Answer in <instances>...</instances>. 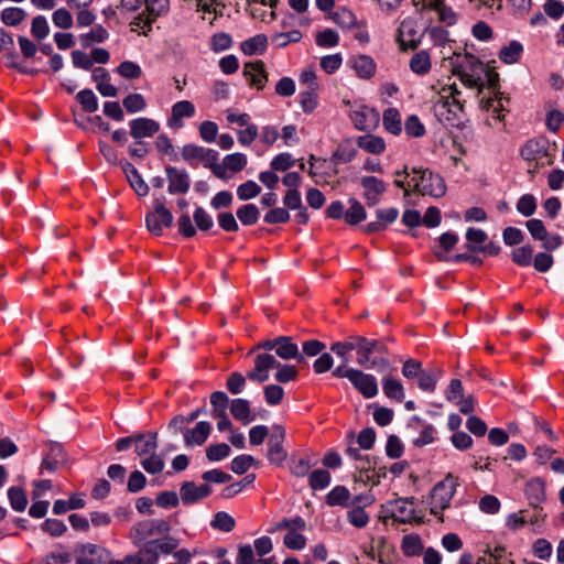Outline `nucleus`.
<instances>
[{
    "instance_id": "nucleus-17",
    "label": "nucleus",
    "mask_w": 564,
    "mask_h": 564,
    "mask_svg": "<svg viewBox=\"0 0 564 564\" xmlns=\"http://www.w3.org/2000/svg\"><path fill=\"white\" fill-rule=\"evenodd\" d=\"M397 41L403 50L415 48L420 43L419 32L416 30V23L413 19H404L399 29Z\"/></svg>"
},
{
    "instance_id": "nucleus-62",
    "label": "nucleus",
    "mask_w": 564,
    "mask_h": 564,
    "mask_svg": "<svg viewBox=\"0 0 564 564\" xmlns=\"http://www.w3.org/2000/svg\"><path fill=\"white\" fill-rule=\"evenodd\" d=\"M525 227L533 239L543 240L547 236V230L541 219L532 218L525 223Z\"/></svg>"
},
{
    "instance_id": "nucleus-36",
    "label": "nucleus",
    "mask_w": 564,
    "mask_h": 564,
    "mask_svg": "<svg viewBox=\"0 0 564 564\" xmlns=\"http://www.w3.org/2000/svg\"><path fill=\"white\" fill-rule=\"evenodd\" d=\"M268 45L267 36L263 34L254 35L241 43V51L246 55L261 54Z\"/></svg>"
},
{
    "instance_id": "nucleus-59",
    "label": "nucleus",
    "mask_w": 564,
    "mask_h": 564,
    "mask_svg": "<svg viewBox=\"0 0 564 564\" xmlns=\"http://www.w3.org/2000/svg\"><path fill=\"white\" fill-rule=\"evenodd\" d=\"M31 33L37 40H43L48 35L50 26L45 17L36 15L33 18Z\"/></svg>"
},
{
    "instance_id": "nucleus-19",
    "label": "nucleus",
    "mask_w": 564,
    "mask_h": 564,
    "mask_svg": "<svg viewBox=\"0 0 564 564\" xmlns=\"http://www.w3.org/2000/svg\"><path fill=\"white\" fill-rule=\"evenodd\" d=\"M165 171L169 181L167 191L170 194H185L188 192L191 181L186 171L178 170L174 166H169Z\"/></svg>"
},
{
    "instance_id": "nucleus-47",
    "label": "nucleus",
    "mask_w": 564,
    "mask_h": 564,
    "mask_svg": "<svg viewBox=\"0 0 564 564\" xmlns=\"http://www.w3.org/2000/svg\"><path fill=\"white\" fill-rule=\"evenodd\" d=\"M332 19L338 26L343 29H350L357 23L355 14L346 8H339L337 11H335L332 15Z\"/></svg>"
},
{
    "instance_id": "nucleus-56",
    "label": "nucleus",
    "mask_w": 564,
    "mask_h": 564,
    "mask_svg": "<svg viewBox=\"0 0 564 564\" xmlns=\"http://www.w3.org/2000/svg\"><path fill=\"white\" fill-rule=\"evenodd\" d=\"M261 193V187L253 181H247L237 188V195L240 200H248L257 197Z\"/></svg>"
},
{
    "instance_id": "nucleus-21",
    "label": "nucleus",
    "mask_w": 564,
    "mask_h": 564,
    "mask_svg": "<svg viewBox=\"0 0 564 564\" xmlns=\"http://www.w3.org/2000/svg\"><path fill=\"white\" fill-rule=\"evenodd\" d=\"M242 74L250 86H253L260 90L264 88L268 82V74L264 69V63L262 61L246 63L243 65Z\"/></svg>"
},
{
    "instance_id": "nucleus-51",
    "label": "nucleus",
    "mask_w": 564,
    "mask_h": 564,
    "mask_svg": "<svg viewBox=\"0 0 564 564\" xmlns=\"http://www.w3.org/2000/svg\"><path fill=\"white\" fill-rule=\"evenodd\" d=\"M264 400L268 405H279L284 398V390L278 384H268L263 388Z\"/></svg>"
},
{
    "instance_id": "nucleus-48",
    "label": "nucleus",
    "mask_w": 564,
    "mask_h": 564,
    "mask_svg": "<svg viewBox=\"0 0 564 564\" xmlns=\"http://www.w3.org/2000/svg\"><path fill=\"white\" fill-rule=\"evenodd\" d=\"M308 482L313 490H323L330 484V474L325 469H316L311 473Z\"/></svg>"
},
{
    "instance_id": "nucleus-50",
    "label": "nucleus",
    "mask_w": 564,
    "mask_h": 564,
    "mask_svg": "<svg viewBox=\"0 0 564 564\" xmlns=\"http://www.w3.org/2000/svg\"><path fill=\"white\" fill-rule=\"evenodd\" d=\"M122 105L128 112L135 113L145 109L147 101L141 94L135 93L124 97Z\"/></svg>"
},
{
    "instance_id": "nucleus-24",
    "label": "nucleus",
    "mask_w": 564,
    "mask_h": 564,
    "mask_svg": "<svg viewBox=\"0 0 564 564\" xmlns=\"http://www.w3.org/2000/svg\"><path fill=\"white\" fill-rule=\"evenodd\" d=\"M275 355L284 360L295 359L297 361H303L304 357L299 351V347L295 343L292 341L291 337L280 336L278 337L276 347L274 350Z\"/></svg>"
},
{
    "instance_id": "nucleus-3",
    "label": "nucleus",
    "mask_w": 564,
    "mask_h": 564,
    "mask_svg": "<svg viewBox=\"0 0 564 564\" xmlns=\"http://www.w3.org/2000/svg\"><path fill=\"white\" fill-rule=\"evenodd\" d=\"M449 61L453 73L459 77L463 85L480 93L484 87L486 65L469 53H454Z\"/></svg>"
},
{
    "instance_id": "nucleus-5",
    "label": "nucleus",
    "mask_w": 564,
    "mask_h": 564,
    "mask_svg": "<svg viewBox=\"0 0 564 564\" xmlns=\"http://www.w3.org/2000/svg\"><path fill=\"white\" fill-rule=\"evenodd\" d=\"M144 9L130 22L132 32L148 35L156 19L169 11V0H143Z\"/></svg>"
},
{
    "instance_id": "nucleus-28",
    "label": "nucleus",
    "mask_w": 564,
    "mask_h": 564,
    "mask_svg": "<svg viewBox=\"0 0 564 564\" xmlns=\"http://www.w3.org/2000/svg\"><path fill=\"white\" fill-rule=\"evenodd\" d=\"M357 145L371 154H381L386 151V142L381 137L365 134L357 138Z\"/></svg>"
},
{
    "instance_id": "nucleus-53",
    "label": "nucleus",
    "mask_w": 564,
    "mask_h": 564,
    "mask_svg": "<svg viewBox=\"0 0 564 564\" xmlns=\"http://www.w3.org/2000/svg\"><path fill=\"white\" fill-rule=\"evenodd\" d=\"M311 467V460L306 456L293 457L290 462V470L296 477L306 476Z\"/></svg>"
},
{
    "instance_id": "nucleus-13",
    "label": "nucleus",
    "mask_w": 564,
    "mask_h": 564,
    "mask_svg": "<svg viewBox=\"0 0 564 564\" xmlns=\"http://www.w3.org/2000/svg\"><path fill=\"white\" fill-rule=\"evenodd\" d=\"M360 185L364 189L362 197L369 207L377 205L387 191L386 183L376 176H362Z\"/></svg>"
},
{
    "instance_id": "nucleus-64",
    "label": "nucleus",
    "mask_w": 564,
    "mask_h": 564,
    "mask_svg": "<svg viewBox=\"0 0 564 564\" xmlns=\"http://www.w3.org/2000/svg\"><path fill=\"white\" fill-rule=\"evenodd\" d=\"M193 218L197 229L202 231L209 230L214 225L212 216L203 207H196Z\"/></svg>"
},
{
    "instance_id": "nucleus-23",
    "label": "nucleus",
    "mask_w": 564,
    "mask_h": 564,
    "mask_svg": "<svg viewBox=\"0 0 564 564\" xmlns=\"http://www.w3.org/2000/svg\"><path fill=\"white\" fill-rule=\"evenodd\" d=\"M524 494L529 505L536 509L545 500V485L541 478L530 479L524 487Z\"/></svg>"
},
{
    "instance_id": "nucleus-44",
    "label": "nucleus",
    "mask_w": 564,
    "mask_h": 564,
    "mask_svg": "<svg viewBox=\"0 0 564 564\" xmlns=\"http://www.w3.org/2000/svg\"><path fill=\"white\" fill-rule=\"evenodd\" d=\"M538 207L536 198L532 194H523L517 202L516 208L524 217H531Z\"/></svg>"
},
{
    "instance_id": "nucleus-35",
    "label": "nucleus",
    "mask_w": 564,
    "mask_h": 564,
    "mask_svg": "<svg viewBox=\"0 0 564 564\" xmlns=\"http://www.w3.org/2000/svg\"><path fill=\"white\" fill-rule=\"evenodd\" d=\"M523 53V46L518 41H511L499 51V59L508 65L517 63Z\"/></svg>"
},
{
    "instance_id": "nucleus-37",
    "label": "nucleus",
    "mask_w": 564,
    "mask_h": 564,
    "mask_svg": "<svg viewBox=\"0 0 564 564\" xmlns=\"http://www.w3.org/2000/svg\"><path fill=\"white\" fill-rule=\"evenodd\" d=\"M349 498L350 492L346 487L336 486L327 494L326 502L328 506L348 507Z\"/></svg>"
},
{
    "instance_id": "nucleus-57",
    "label": "nucleus",
    "mask_w": 564,
    "mask_h": 564,
    "mask_svg": "<svg viewBox=\"0 0 564 564\" xmlns=\"http://www.w3.org/2000/svg\"><path fill=\"white\" fill-rule=\"evenodd\" d=\"M532 247L522 246L512 251V261L520 267H528L532 262Z\"/></svg>"
},
{
    "instance_id": "nucleus-60",
    "label": "nucleus",
    "mask_w": 564,
    "mask_h": 564,
    "mask_svg": "<svg viewBox=\"0 0 564 564\" xmlns=\"http://www.w3.org/2000/svg\"><path fill=\"white\" fill-rule=\"evenodd\" d=\"M52 21L59 29H70L74 24L70 12L65 8L55 10L52 14Z\"/></svg>"
},
{
    "instance_id": "nucleus-34",
    "label": "nucleus",
    "mask_w": 564,
    "mask_h": 564,
    "mask_svg": "<svg viewBox=\"0 0 564 564\" xmlns=\"http://www.w3.org/2000/svg\"><path fill=\"white\" fill-rule=\"evenodd\" d=\"M156 436V433L138 434L134 441L137 455L144 456L154 453L158 447Z\"/></svg>"
},
{
    "instance_id": "nucleus-9",
    "label": "nucleus",
    "mask_w": 564,
    "mask_h": 564,
    "mask_svg": "<svg viewBox=\"0 0 564 564\" xmlns=\"http://www.w3.org/2000/svg\"><path fill=\"white\" fill-rule=\"evenodd\" d=\"M171 527L167 521L162 519H149L135 523L129 533L132 543L140 546L141 543L154 535L167 534Z\"/></svg>"
},
{
    "instance_id": "nucleus-25",
    "label": "nucleus",
    "mask_w": 564,
    "mask_h": 564,
    "mask_svg": "<svg viewBox=\"0 0 564 564\" xmlns=\"http://www.w3.org/2000/svg\"><path fill=\"white\" fill-rule=\"evenodd\" d=\"M278 434L271 435L269 440L268 459L274 464H281L286 458V453L283 449L282 441L284 432L281 429H276Z\"/></svg>"
},
{
    "instance_id": "nucleus-12",
    "label": "nucleus",
    "mask_w": 564,
    "mask_h": 564,
    "mask_svg": "<svg viewBox=\"0 0 564 564\" xmlns=\"http://www.w3.org/2000/svg\"><path fill=\"white\" fill-rule=\"evenodd\" d=\"M196 108L189 100H180L172 105L171 112L166 119V124L172 130H178L184 127V119H191L195 116Z\"/></svg>"
},
{
    "instance_id": "nucleus-38",
    "label": "nucleus",
    "mask_w": 564,
    "mask_h": 564,
    "mask_svg": "<svg viewBox=\"0 0 564 564\" xmlns=\"http://www.w3.org/2000/svg\"><path fill=\"white\" fill-rule=\"evenodd\" d=\"M134 555L141 564H158L160 557L153 540L145 542Z\"/></svg>"
},
{
    "instance_id": "nucleus-10",
    "label": "nucleus",
    "mask_w": 564,
    "mask_h": 564,
    "mask_svg": "<svg viewBox=\"0 0 564 564\" xmlns=\"http://www.w3.org/2000/svg\"><path fill=\"white\" fill-rule=\"evenodd\" d=\"M145 224L150 232L155 236L162 235L164 227L173 224L172 213L164 206V198L154 202V210L145 217Z\"/></svg>"
},
{
    "instance_id": "nucleus-1",
    "label": "nucleus",
    "mask_w": 564,
    "mask_h": 564,
    "mask_svg": "<svg viewBox=\"0 0 564 564\" xmlns=\"http://www.w3.org/2000/svg\"><path fill=\"white\" fill-rule=\"evenodd\" d=\"M437 89V97L434 101L433 111L437 120L449 127H457L462 121L465 100L460 98L462 93L455 84L433 86Z\"/></svg>"
},
{
    "instance_id": "nucleus-39",
    "label": "nucleus",
    "mask_w": 564,
    "mask_h": 564,
    "mask_svg": "<svg viewBox=\"0 0 564 564\" xmlns=\"http://www.w3.org/2000/svg\"><path fill=\"white\" fill-rule=\"evenodd\" d=\"M349 208L345 213V220L349 225H357L360 221L366 219V210L361 203H359L356 198H350L348 200Z\"/></svg>"
},
{
    "instance_id": "nucleus-40",
    "label": "nucleus",
    "mask_w": 564,
    "mask_h": 564,
    "mask_svg": "<svg viewBox=\"0 0 564 564\" xmlns=\"http://www.w3.org/2000/svg\"><path fill=\"white\" fill-rule=\"evenodd\" d=\"M8 499L11 508L17 512L24 511L28 506L26 494L21 487L9 488Z\"/></svg>"
},
{
    "instance_id": "nucleus-42",
    "label": "nucleus",
    "mask_w": 564,
    "mask_h": 564,
    "mask_svg": "<svg viewBox=\"0 0 564 564\" xmlns=\"http://www.w3.org/2000/svg\"><path fill=\"white\" fill-rule=\"evenodd\" d=\"M25 11L21 8L15 7L6 8L4 10H2L0 15L1 22L9 26H15L20 24L25 19Z\"/></svg>"
},
{
    "instance_id": "nucleus-18",
    "label": "nucleus",
    "mask_w": 564,
    "mask_h": 564,
    "mask_svg": "<svg viewBox=\"0 0 564 564\" xmlns=\"http://www.w3.org/2000/svg\"><path fill=\"white\" fill-rule=\"evenodd\" d=\"M130 134L135 140L152 138L160 130V123L151 118L139 117L129 122Z\"/></svg>"
},
{
    "instance_id": "nucleus-7",
    "label": "nucleus",
    "mask_w": 564,
    "mask_h": 564,
    "mask_svg": "<svg viewBox=\"0 0 564 564\" xmlns=\"http://www.w3.org/2000/svg\"><path fill=\"white\" fill-rule=\"evenodd\" d=\"M386 355L387 348L381 341L365 338L357 352V362L367 369L380 370L389 365Z\"/></svg>"
},
{
    "instance_id": "nucleus-14",
    "label": "nucleus",
    "mask_w": 564,
    "mask_h": 564,
    "mask_svg": "<svg viewBox=\"0 0 564 564\" xmlns=\"http://www.w3.org/2000/svg\"><path fill=\"white\" fill-rule=\"evenodd\" d=\"M349 118L355 128L360 131L371 130L379 122V113L367 106H359L349 112Z\"/></svg>"
},
{
    "instance_id": "nucleus-11",
    "label": "nucleus",
    "mask_w": 564,
    "mask_h": 564,
    "mask_svg": "<svg viewBox=\"0 0 564 564\" xmlns=\"http://www.w3.org/2000/svg\"><path fill=\"white\" fill-rule=\"evenodd\" d=\"M182 158L189 165H196L198 163H205L212 165L217 161L218 152L213 149H207L196 144H185L182 148Z\"/></svg>"
},
{
    "instance_id": "nucleus-29",
    "label": "nucleus",
    "mask_w": 564,
    "mask_h": 564,
    "mask_svg": "<svg viewBox=\"0 0 564 564\" xmlns=\"http://www.w3.org/2000/svg\"><path fill=\"white\" fill-rule=\"evenodd\" d=\"M196 8L198 11L204 13L203 19L209 20V23L218 17L223 15V10L225 8L224 3L220 0H194Z\"/></svg>"
},
{
    "instance_id": "nucleus-32",
    "label": "nucleus",
    "mask_w": 564,
    "mask_h": 564,
    "mask_svg": "<svg viewBox=\"0 0 564 564\" xmlns=\"http://www.w3.org/2000/svg\"><path fill=\"white\" fill-rule=\"evenodd\" d=\"M382 390L387 398L402 402L404 399V389L400 380L387 376L382 379Z\"/></svg>"
},
{
    "instance_id": "nucleus-46",
    "label": "nucleus",
    "mask_w": 564,
    "mask_h": 564,
    "mask_svg": "<svg viewBox=\"0 0 564 564\" xmlns=\"http://www.w3.org/2000/svg\"><path fill=\"white\" fill-rule=\"evenodd\" d=\"M300 105L305 113H312L318 106V95L314 89H306L299 95Z\"/></svg>"
},
{
    "instance_id": "nucleus-27",
    "label": "nucleus",
    "mask_w": 564,
    "mask_h": 564,
    "mask_svg": "<svg viewBox=\"0 0 564 564\" xmlns=\"http://www.w3.org/2000/svg\"><path fill=\"white\" fill-rule=\"evenodd\" d=\"M409 67L416 75H426L432 68L430 53L424 50L414 53L410 58Z\"/></svg>"
},
{
    "instance_id": "nucleus-54",
    "label": "nucleus",
    "mask_w": 564,
    "mask_h": 564,
    "mask_svg": "<svg viewBox=\"0 0 564 564\" xmlns=\"http://www.w3.org/2000/svg\"><path fill=\"white\" fill-rule=\"evenodd\" d=\"M315 42L319 47H335L339 43V35L334 30L326 29L316 34Z\"/></svg>"
},
{
    "instance_id": "nucleus-41",
    "label": "nucleus",
    "mask_w": 564,
    "mask_h": 564,
    "mask_svg": "<svg viewBox=\"0 0 564 564\" xmlns=\"http://www.w3.org/2000/svg\"><path fill=\"white\" fill-rule=\"evenodd\" d=\"M235 519L225 511H218L210 521V527L221 532H231L235 529Z\"/></svg>"
},
{
    "instance_id": "nucleus-63",
    "label": "nucleus",
    "mask_w": 564,
    "mask_h": 564,
    "mask_svg": "<svg viewBox=\"0 0 564 564\" xmlns=\"http://www.w3.org/2000/svg\"><path fill=\"white\" fill-rule=\"evenodd\" d=\"M258 127L249 122L245 126V129L238 131V142L243 147H248L258 138Z\"/></svg>"
},
{
    "instance_id": "nucleus-15",
    "label": "nucleus",
    "mask_w": 564,
    "mask_h": 564,
    "mask_svg": "<svg viewBox=\"0 0 564 564\" xmlns=\"http://www.w3.org/2000/svg\"><path fill=\"white\" fill-rule=\"evenodd\" d=\"M106 550L97 544L83 543L74 550L75 564H101Z\"/></svg>"
},
{
    "instance_id": "nucleus-58",
    "label": "nucleus",
    "mask_w": 564,
    "mask_h": 564,
    "mask_svg": "<svg viewBox=\"0 0 564 564\" xmlns=\"http://www.w3.org/2000/svg\"><path fill=\"white\" fill-rule=\"evenodd\" d=\"M117 72L120 76L128 79H137L142 75L141 67L131 61H124L119 64Z\"/></svg>"
},
{
    "instance_id": "nucleus-55",
    "label": "nucleus",
    "mask_w": 564,
    "mask_h": 564,
    "mask_svg": "<svg viewBox=\"0 0 564 564\" xmlns=\"http://www.w3.org/2000/svg\"><path fill=\"white\" fill-rule=\"evenodd\" d=\"M76 99L82 105L83 109L88 112H95L98 109L97 97L90 89L80 90L77 94Z\"/></svg>"
},
{
    "instance_id": "nucleus-2",
    "label": "nucleus",
    "mask_w": 564,
    "mask_h": 564,
    "mask_svg": "<svg viewBox=\"0 0 564 564\" xmlns=\"http://www.w3.org/2000/svg\"><path fill=\"white\" fill-rule=\"evenodd\" d=\"M253 368L248 371L247 378L262 383L269 379V371L276 369L274 378L280 383H286L297 378V368L293 365L280 364L274 355L269 352L258 354L253 359Z\"/></svg>"
},
{
    "instance_id": "nucleus-61",
    "label": "nucleus",
    "mask_w": 564,
    "mask_h": 564,
    "mask_svg": "<svg viewBox=\"0 0 564 564\" xmlns=\"http://www.w3.org/2000/svg\"><path fill=\"white\" fill-rule=\"evenodd\" d=\"M229 454H230V447H229V445H227L225 443L209 445L206 449V457L210 462H219V460L228 457Z\"/></svg>"
},
{
    "instance_id": "nucleus-8",
    "label": "nucleus",
    "mask_w": 564,
    "mask_h": 564,
    "mask_svg": "<svg viewBox=\"0 0 564 564\" xmlns=\"http://www.w3.org/2000/svg\"><path fill=\"white\" fill-rule=\"evenodd\" d=\"M520 155L525 161H533L538 166L552 165L554 155L550 152V143L544 138L528 140L520 150Z\"/></svg>"
},
{
    "instance_id": "nucleus-4",
    "label": "nucleus",
    "mask_w": 564,
    "mask_h": 564,
    "mask_svg": "<svg viewBox=\"0 0 564 564\" xmlns=\"http://www.w3.org/2000/svg\"><path fill=\"white\" fill-rule=\"evenodd\" d=\"M459 486L458 478L452 474L438 481L430 495V512L443 521V511L451 507L452 499Z\"/></svg>"
},
{
    "instance_id": "nucleus-31",
    "label": "nucleus",
    "mask_w": 564,
    "mask_h": 564,
    "mask_svg": "<svg viewBox=\"0 0 564 564\" xmlns=\"http://www.w3.org/2000/svg\"><path fill=\"white\" fill-rule=\"evenodd\" d=\"M109 32L101 25H94L89 32L79 35V43L84 47H89L93 44H99L107 41Z\"/></svg>"
},
{
    "instance_id": "nucleus-43",
    "label": "nucleus",
    "mask_w": 564,
    "mask_h": 564,
    "mask_svg": "<svg viewBox=\"0 0 564 564\" xmlns=\"http://www.w3.org/2000/svg\"><path fill=\"white\" fill-rule=\"evenodd\" d=\"M401 549L406 556L419 555L423 549L422 541L416 534L404 535L402 539Z\"/></svg>"
},
{
    "instance_id": "nucleus-6",
    "label": "nucleus",
    "mask_w": 564,
    "mask_h": 564,
    "mask_svg": "<svg viewBox=\"0 0 564 564\" xmlns=\"http://www.w3.org/2000/svg\"><path fill=\"white\" fill-rule=\"evenodd\" d=\"M413 191L422 195L432 197H442L446 192V185L443 177L429 169L412 167Z\"/></svg>"
},
{
    "instance_id": "nucleus-20",
    "label": "nucleus",
    "mask_w": 564,
    "mask_h": 564,
    "mask_svg": "<svg viewBox=\"0 0 564 564\" xmlns=\"http://www.w3.org/2000/svg\"><path fill=\"white\" fill-rule=\"evenodd\" d=\"M350 382L366 399H371L378 394L377 379L370 373H365L357 369L352 373Z\"/></svg>"
},
{
    "instance_id": "nucleus-22",
    "label": "nucleus",
    "mask_w": 564,
    "mask_h": 564,
    "mask_svg": "<svg viewBox=\"0 0 564 564\" xmlns=\"http://www.w3.org/2000/svg\"><path fill=\"white\" fill-rule=\"evenodd\" d=\"M212 431V425L209 422L200 421L195 427L185 430L183 432L184 442L187 446H200L208 438Z\"/></svg>"
},
{
    "instance_id": "nucleus-33",
    "label": "nucleus",
    "mask_w": 564,
    "mask_h": 564,
    "mask_svg": "<svg viewBox=\"0 0 564 564\" xmlns=\"http://www.w3.org/2000/svg\"><path fill=\"white\" fill-rule=\"evenodd\" d=\"M382 123L384 129L393 135H399L402 132L401 115L395 108H388L383 111Z\"/></svg>"
},
{
    "instance_id": "nucleus-30",
    "label": "nucleus",
    "mask_w": 564,
    "mask_h": 564,
    "mask_svg": "<svg viewBox=\"0 0 564 564\" xmlns=\"http://www.w3.org/2000/svg\"><path fill=\"white\" fill-rule=\"evenodd\" d=\"M231 415L240 421L243 425H247L253 421V416L250 410V403L246 399H235L230 405Z\"/></svg>"
},
{
    "instance_id": "nucleus-45",
    "label": "nucleus",
    "mask_w": 564,
    "mask_h": 564,
    "mask_svg": "<svg viewBox=\"0 0 564 564\" xmlns=\"http://www.w3.org/2000/svg\"><path fill=\"white\" fill-rule=\"evenodd\" d=\"M259 209L253 204L243 205L237 210V217L245 226L254 225L259 219Z\"/></svg>"
},
{
    "instance_id": "nucleus-26",
    "label": "nucleus",
    "mask_w": 564,
    "mask_h": 564,
    "mask_svg": "<svg viewBox=\"0 0 564 564\" xmlns=\"http://www.w3.org/2000/svg\"><path fill=\"white\" fill-rule=\"evenodd\" d=\"M350 63L358 77L362 79H369L376 73V63L368 55L356 56Z\"/></svg>"
},
{
    "instance_id": "nucleus-49",
    "label": "nucleus",
    "mask_w": 564,
    "mask_h": 564,
    "mask_svg": "<svg viewBox=\"0 0 564 564\" xmlns=\"http://www.w3.org/2000/svg\"><path fill=\"white\" fill-rule=\"evenodd\" d=\"M405 133L410 138H421L425 134V127L416 115H411L404 122Z\"/></svg>"
},
{
    "instance_id": "nucleus-16",
    "label": "nucleus",
    "mask_w": 564,
    "mask_h": 564,
    "mask_svg": "<svg viewBox=\"0 0 564 564\" xmlns=\"http://www.w3.org/2000/svg\"><path fill=\"white\" fill-rule=\"evenodd\" d=\"M210 494L212 488L206 484L196 485L194 481H184L180 487V498L185 506L197 503Z\"/></svg>"
},
{
    "instance_id": "nucleus-52",
    "label": "nucleus",
    "mask_w": 564,
    "mask_h": 564,
    "mask_svg": "<svg viewBox=\"0 0 564 564\" xmlns=\"http://www.w3.org/2000/svg\"><path fill=\"white\" fill-rule=\"evenodd\" d=\"M224 163L226 164V166L228 167V170L230 172L237 173V172L242 171L246 167V165L248 163V159H247L246 154L236 152V153L226 155L224 158Z\"/></svg>"
}]
</instances>
